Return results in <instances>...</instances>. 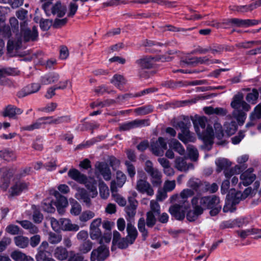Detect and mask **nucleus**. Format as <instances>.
<instances>
[{
  "label": "nucleus",
  "instance_id": "52",
  "mask_svg": "<svg viewBox=\"0 0 261 261\" xmlns=\"http://www.w3.org/2000/svg\"><path fill=\"white\" fill-rule=\"evenodd\" d=\"M93 246V243L89 240L84 242L80 247V251L83 253H87L90 251Z\"/></svg>",
  "mask_w": 261,
  "mask_h": 261
},
{
  "label": "nucleus",
  "instance_id": "44",
  "mask_svg": "<svg viewBox=\"0 0 261 261\" xmlns=\"http://www.w3.org/2000/svg\"><path fill=\"white\" fill-rule=\"evenodd\" d=\"M17 41L14 42L13 41L9 39L7 43V50L9 53H11L14 49H17L20 47L21 44V39H19L18 37H16Z\"/></svg>",
  "mask_w": 261,
  "mask_h": 261
},
{
  "label": "nucleus",
  "instance_id": "36",
  "mask_svg": "<svg viewBox=\"0 0 261 261\" xmlns=\"http://www.w3.org/2000/svg\"><path fill=\"white\" fill-rule=\"evenodd\" d=\"M43 125H44V122L42 117H40L33 124L23 127L22 129L24 130L32 131L36 129L40 128Z\"/></svg>",
  "mask_w": 261,
  "mask_h": 261
},
{
  "label": "nucleus",
  "instance_id": "51",
  "mask_svg": "<svg viewBox=\"0 0 261 261\" xmlns=\"http://www.w3.org/2000/svg\"><path fill=\"white\" fill-rule=\"evenodd\" d=\"M153 108L151 106H147L139 107L135 109V111L138 114L141 115H146L152 112Z\"/></svg>",
  "mask_w": 261,
  "mask_h": 261
},
{
  "label": "nucleus",
  "instance_id": "46",
  "mask_svg": "<svg viewBox=\"0 0 261 261\" xmlns=\"http://www.w3.org/2000/svg\"><path fill=\"white\" fill-rule=\"evenodd\" d=\"M260 229L257 228H251L243 230L239 232V234L242 238L245 239L247 236L251 234H258L260 231Z\"/></svg>",
  "mask_w": 261,
  "mask_h": 261
},
{
  "label": "nucleus",
  "instance_id": "22",
  "mask_svg": "<svg viewBox=\"0 0 261 261\" xmlns=\"http://www.w3.org/2000/svg\"><path fill=\"white\" fill-rule=\"evenodd\" d=\"M68 175L71 178L80 184L85 183L87 180V177L86 175L82 174L79 170L75 169L69 170Z\"/></svg>",
  "mask_w": 261,
  "mask_h": 261
},
{
  "label": "nucleus",
  "instance_id": "10",
  "mask_svg": "<svg viewBox=\"0 0 261 261\" xmlns=\"http://www.w3.org/2000/svg\"><path fill=\"white\" fill-rule=\"evenodd\" d=\"M199 205L204 208H211L220 203L219 197L216 195L205 196L199 197Z\"/></svg>",
  "mask_w": 261,
  "mask_h": 261
},
{
  "label": "nucleus",
  "instance_id": "2",
  "mask_svg": "<svg viewBox=\"0 0 261 261\" xmlns=\"http://www.w3.org/2000/svg\"><path fill=\"white\" fill-rule=\"evenodd\" d=\"M206 122L205 117H199L193 121V124L197 135L211 143L214 136V132L210 125H207L205 128Z\"/></svg>",
  "mask_w": 261,
  "mask_h": 261
},
{
  "label": "nucleus",
  "instance_id": "16",
  "mask_svg": "<svg viewBox=\"0 0 261 261\" xmlns=\"http://www.w3.org/2000/svg\"><path fill=\"white\" fill-rule=\"evenodd\" d=\"M29 183L24 181H17L9 191L10 196H14L19 195L22 192L28 189Z\"/></svg>",
  "mask_w": 261,
  "mask_h": 261
},
{
  "label": "nucleus",
  "instance_id": "5",
  "mask_svg": "<svg viewBox=\"0 0 261 261\" xmlns=\"http://www.w3.org/2000/svg\"><path fill=\"white\" fill-rule=\"evenodd\" d=\"M193 210L188 212L186 218L189 222H194L203 213V209L199 205V198L198 196L194 197L191 200Z\"/></svg>",
  "mask_w": 261,
  "mask_h": 261
},
{
  "label": "nucleus",
  "instance_id": "17",
  "mask_svg": "<svg viewBox=\"0 0 261 261\" xmlns=\"http://www.w3.org/2000/svg\"><path fill=\"white\" fill-rule=\"evenodd\" d=\"M13 175L12 170L8 169H3V178L0 184V188L4 191H6L9 186L10 179Z\"/></svg>",
  "mask_w": 261,
  "mask_h": 261
},
{
  "label": "nucleus",
  "instance_id": "64",
  "mask_svg": "<svg viewBox=\"0 0 261 261\" xmlns=\"http://www.w3.org/2000/svg\"><path fill=\"white\" fill-rule=\"evenodd\" d=\"M36 261H56L52 257L47 256L46 253L41 252L39 254H36L35 256Z\"/></svg>",
  "mask_w": 261,
  "mask_h": 261
},
{
  "label": "nucleus",
  "instance_id": "42",
  "mask_svg": "<svg viewBox=\"0 0 261 261\" xmlns=\"http://www.w3.org/2000/svg\"><path fill=\"white\" fill-rule=\"evenodd\" d=\"M111 82L118 88H120L121 86L125 84L126 81L122 75L120 74H115L111 79Z\"/></svg>",
  "mask_w": 261,
  "mask_h": 261
},
{
  "label": "nucleus",
  "instance_id": "21",
  "mask_svg": "<svg viewBox=\"0 0 261 261\" xmlns=\"http://www.w3.org/2000/svg\"><path fill=\"white\" fill-rule=\"evenodd\" d=\"M60 78V75L56 72H50L42 76L40 79L42 85H49L57 82Z\"/></svg>",
  "mask_w": 261,
  "mask_h": 261
},
{
  "label": "nucleus",
  "instance_id": "37",
  "mask_svg": "<svg viewBox=\"0 0 261 261\" xmlns=\"http://www.w3.org/2000/svg\"><path fill=\"white\" fill-rule=\"evenodd\" d=\"M55 196L57 198V201L55 202L54 205L56 206L64 207L67 206L68 204V201L67 198L61 195L57 191L55 192Z\"/></svg>",
  "mask_w": 261,
  "mask_h": 261
},
{
  "label": "nucleus",
  "instance_id": "4",
  "mask_svg": "<svg viewBox=\"0 0 261 261\" xmlns=\"http://www.w3.org/2000/svg\"><path fill=\"white\" fill-rule=\"evenodd\" d=\"M145 171L150 176V181L154 187H160L162 182V174L159 170L154 167L152 162L147 160L145 163Z\"/></svg>",
  "mask_w": 261,
  "mask_h": 261
},
{
  "label": "nucleus",
  "instance_id": "57",
  "mask_svg": "<svg viewBox=\"0 0 261 261\" xmlns=\"http://www.w3.org/2000/svg\"><path fill=\"white\" fill-rule=\"evenodd\" d=\"M9 22L12 32H17L19 29V23L17 19L15 17H11L9 18Z\"/></svg>",
  "mask_w": 261,
  "mask_h": 261
},
{
  "label": "nucleus",
  "instance_id": "24",
  "mask_svg": "<svg viewBox=\"0 0 261 261\" xmlns=\"http://www.w3.org/2000/svg\"><path fill=\"white\" fill-rule=\"evenodd\" d=\"M12 35L11 30L5 23V20L0 18V37L9 38Z\"/></svg>",
  "mask_w": 261,
  "mask_h": 261
},
{
  "label": "nucleus",
  "instance_id": "20",
  "mask_svg": "<svg viewBox=\"0 0 261 261\" xmlns=\"http://www.w3.org/2000/svg\"><path fill=\"white\" fill-rule=\"evenodd\" d=\"M61 230L64 231H77L79 229V226L77 224H72L68 219H60Z\"/></svg>",
  "mask_w": 261,
  "mask_h": 261
},
{
  "label": "nucleus",
  "instance_id": "8",
  "mask_svg": "<svg viewBox=\"0 0 261 261\" xmlns=\"http://www.w3.org/2000/svg\"><path fill=\"white\" fill-rule=\"evenodd\" d=\"M149 125L148 119H135L132 121L121 123L119 125L120 131H127L137 127H142Z\"/></svg>",
  "mask_w": 261,
  "mask_h": 261
},
{
  "label": "nucleus",
  "instance_id": "32",
  "mask_svg": "<svg viewBox=\"0 0 261 261\" xmlns=\"http://www.w3.org/2000/svg\"><path fill=\"white\" fill-rule=\"evenodd\" d=\"M55 202L50 198L45 199L42 203V207L44 211L47 213H54L55 211Z\"/></svg>",
  "mask_w": 261,
  "mask_h": 261
},
{
  "label": "nucleus",
  "instance_id": "33",
  "mask_svg": "<svg viewBox=\"0 0 261 261\" xmlns=\"http://www.w3.org/2000/svg\"><path fill=\"white\" fill-rule=\"evenodd\" d=\"M15 245L18 247L24 248L27 247L29 243L28 238L22 236L15 237L14 239Z\"/></svg>",
  "mask_w": 261,
  "mask_h": 261
},
{
  "label": "nucleus",
  "instance_id": "3",
  "mask_svg": "<svg viewBox=\"0 0 261 261\" xmlns=\"http://www.w3.org/2000/svg\"><path fill=\"white\" fill-rule=\"evenodd\" d=\"M20 34H16V37H18L19 39H21L24 42L35 41L37 40L38 37V33L36 27L33 26L31 29L28 27V23L27 20H24L20 24Z\"/></svg>",
  "mask_w": 261,
  "mask_h": 261
},
{
  "label": "nucleus",
  "instance_id": "60",
  "mask_svg": "<svg viewBox=\"0 0 261 261\" xmlns=\"http://www.w3.org/2000/svg\"><path fill=\"white\" fill-rule=\"evenodd\" d=\"M94 213L91 211H87L83 212L80 216V220L82 222H87L94 217Z\"/></svg>",
  "mask_w": 261,
  "mask_h": 261
},
{
  "label": "nucleus",
  "instance_id": "59",
  "mask_svg": "<svg viewBox=\"0 0 261 261\" xmlns=\"http://www.w3.org/2000/svg\"><path fill=\"white\" fill-rule=\"evenodd\" d=\"M194 194V192L192 190L186 189H184L180 193V196L182 199V202H185V204L188 203L186 201V199L188 197L192 196Z\"/></svg>",
  "mask_w": 261,
  "mask_h": 261
},
{
  "label": "nucleus",
  "instance_id": "1",
  "mask_svg": "<svg viewBox=\"0 0 261 261\" xmlns=\"http://www.w3.org/2000/svg\"><path fill=\"white\" fill-rule=\"evenodd\" d=\"M230 106L234 109L232 113V116L240 125H243L246 118V114L244 111H249L251 108L250 105L244 100L243 94L235 95Z\"/></svg>",
  "mask_w": 261,
  "mask_h": 261
},
{
  "label": "nucleus",
  "instance_id": "41",
  "mask_svg": "<svg viewBox=\"0 0 261 261\" xmlns=\"http://www.w3.org/2000/svg\"><path fill=\"white\" fill-rule=\"evenodd\" d=\"M0 158L9 162L14 160L16 156L13 151L4 149L0 151Z\"/></svg>",
  "mask_w": 261,
  "mask_h": 261
},
{
  "label": "nucleus",
  "instance_id": "45",
  "mask_svg": "<svg viewBox=\"0 0 261 261\" xmlns=\"http://www.w3.org/2000/svg\"><path fill=\"white\" fill-rule=\"evenodd\" d=\"M258 97V92L255 89H253L252 92L246 95V100L252 104H255Z\"/></svg>",
  "mask_w": 261,
  "mask_h": 261
},
{
  "label": "nucleus",
  "instance_id": "23",
  "mask_svg": "<svg viewBox=\"0 0 261 261\" xmlns=\"http://www.w3.org/2000/svg\"><path fill=\"white\" fill-rule=\"evenodd\" d=\"M66 12V8L65 6L63 5L60 2H58L53 5L50 9V14L56 15L59 17H62L64 16Z\"/></svg>",
  "mask_w": 261,
  "mask_h": 261
},
{
  "label": "nucleus",
  "instance_id": "47",
  "mask_svg": "<svg viewBox=\"0 0 261 261\" xmlns=\"http://www.w3.org/2000/svg\"><path fill=\"white\" fill-rule=\"evenodd\" d=\"M71 214L74 216L79 215L82 211V207L81 205L76 201L74 200H73L72 202H71Z\"/></svg>",
  "mask_w": 261,
  "mask_h": 261
},
{
  "label": "nucleus",
  "instance_id": "19",
  "mask_svg": "<svg viewBox=\"0 0 261 261\" xmlns=\"http://www.w3.org/2000/svg\"><path fill=\"white\" fill-rule=\"evenodd\" d=\"M22 112L23 111L21 109L13 105H8L3 111V116L9 118H15L16 115H20Z\"/></svg>",
  "mask_w": 261,
  "mask_h": 261
},
{
  "label": "nucleus",
  "instance_id": "14",
  "mask_svg": "<svg viewBox=\"0 0 261 261\" xmlns=\"http://www.w3.org/2000/svg\"><path fill=\"white\" fill-rule=\"evenodd\" d=\"M136 189L141 193H146L148 196H152L154 191L151 185L145 179H140L137 180Z\"/></svg>",
  "mask_w": 261,
  "mask_h": 261
},
{
  "label": "nucleus",
  "instance_id": "53",
  "mask_svg": "<svg viewBox=\"0 0 261 261\" xmlns=\"http://www.w3.org/2000/svg\"><path fill=\"white\" fill-rule=\"evenodd\" d=\"M61 240V235L54 232H50L49 233L48 241L50 244H56L60 243Z\"/></svg>",
  "mask_w": 261,
  "mask_h": 261
},
{
  "label": "nucleus",
  "instance_id": "31",
  "mask_svg": "<svg viewBox=\"0 0 261 261\" xmlns=\"http://www.w3.org/2000/svg\"><path fill=\"white\" fill-rule=\"evenodd\" d=\"M215 163L217 167V170L219 172L223 170L224 171L231 166L230 162L224 158L219 159L216 161Z\"/></svg>",
  "mask_w": 261,
  "mask_h": 261
},
{
  "label": "nucleus",
  "instance_id": "6",
  "mask_svg": "<svg viewBox=\"0 0 261 261\" xmlns=\"http://www.w3.org/2000/svg\"><path fill=\"white\" fill-rule=\"evenodd\" d=\"M189 207V203L185 204V202H182V203L175 204L170 207L169 212L176 220H182L185 217L186 211Z\"/></svg>",
  "mask_w": 261,
  "mask_h": 261
},
{
  "label": "nucleus",
  "instance_id": "29",
  "mask_svg": "<svg viewBox=\"0 0 261 261\" xmlns=\"http://www.w3.org/2000/svg\"><path fill=\"white\" fill-rule=\"evenodd\" d=\"M178 139L183 143L186 144L190 142H194L195 138L189 129L182 132L178 135Z\"/></svg>",
  "mask_w": 261,
  "mask_h": 261
},
{
  "label": "nucleus",
  "instance_id": "35",
  "mask_svg": "<svg viewBox=\"0 0 261 261\" xmlns=\"http://www.w3.org/2000/svg\"><path fill=\"white\" fill-rule=\"evenodd\" d=\"M218 189V186L216 183L211 184L208 182L204 181L203 182L202 191L205 192H209L210 193H215Z\"/></svg>",
  "mask_w": 261,
  "mask_h": 261
},
{
  "label": "nucleus",
  "instance_id": "39",
  "mask_svg": "<svg viewBox=\"0 0 261 261\" xmlns=\"http://www.w3.org/2000/svg\"><path fill=\"white\" fill-rule=\"evenodd\" d=\"M203 182L198 178H191L188 182V186L197 191L200 188H202Z\"/></svg>",
  "mask_w": 261,
  "mask_h": 261
},
{
  "label": "nucleus",
  "instance_id": "9",
  "mask_svg": "<svg viewBox=\"0 0 261 261\" xmlns=\"http://www.w3.org/2000/svg\"><path fill=\"white\" fill-rule=\"evenodd\" d=\"M167 148V142L163 137H159L157 140L151 143L150 150L156 156H162Z\"/></svg>",
  "mask_w": 261,
  "mask_h": 261
},
{
  "label": "nucleus",
  "instance_id": "15",
  "mask_svg": "<svg viewBox=\"0 0 261 261\" xmlns=\"http://www.w3.org/2000/svg\"><path fill=\"white\" fill-rule=\"evenodd\" d=\"M258 21L255 19H241L231 18V27L246 28L257 24Z\"/></svg>",
  "mask_w": 261,
  "mask_h": 261
},
{
  "label": "nucleus",
  "instance_id": "18",
  "mask_svg": "<svg viewBox=\"0 0 261 261\" xmlns=\"http://www.w3.org/2000/svg\"><path fill=\"white\" fill-rule=\"evenodd\" d=\"M175 167L179 171L184 172H187L189 169H193L194 168L192 163L187 164L185 159L180 157L176 159Z\"/></svg>",
  "mask_w": 261,
  "mask_h": 261
},
{
  "label": "nucleus",
  "instance_id": "55",
  "mask_svg": "<svg viewBox=\"0 0 261 261\" xmlns=\"http://www.w3.org/2000/svg\"><path fill=\"white\" fill-rule=\"evenodd\" d=\"M11 256L15 261H24L26 254L19 251H14L11 253Z\"/></svg>",
  "mask_w": 261,
  "mask_h": 261
},
{
  "label": "nucleus",
  "instance_id": "34",
  "mask_svg": "<svg viewBox=\"0 0 261 261\" xmlns=\"http://www.w3.org/2000/svg\"><path fill=\"white\" fill-rule=\"evenodd\" d=\"M83 184H85L86 188L89 190L90 192L92 193V197L94 198L96 196H97L98 193L97 191V182L94 180H86V182L82 183Z\"/></svg>",
  "mask_w": 261,
  "mask_h": 261
},
{
  "label": "nucleus",
  "instance_id": "30",
  "mask_svg": "<svg viewBox=\"0 0 261 261\" xmlns=\"http://www.w3.org/2000/svg\"><path fill=\"white\" fill-rule=\"evenodd\" d=\"M126 230L127 232V236H126L127 239H129L130 243H133L138 236V232L136 227L132 223H128Z\"/></svg>",
  "mask_w": 261,
  "mask_h": 261
},
{
  "label": "nucleus",
  "instance_id": "61",
  "mask_svg": "<svg viewBox=\"0 0 261 261\" xmlns=\"http://www.w3.org/2000/svg\"><path fill=\"white\" fill-rule=\"evenodd\" d=\"M114 200L120 206H124L126 203V200L124 198L118 194L117 192L112 193Z\"/></svg>",
  "mask_w": 261,
  "mask_h": 261
},
{
  "label": "nucleus",
  "instance_id": "43",
  "mask_svg": "<svg viewBox=\"0 0 261 261\" xmlns=\"http://www.w3.org/2000/svg\"><path fill=\"white\" fill-rule=\"evenodd\" d=\"M139 230L142 233L143 240H145L148 236V231L145 228V221L144 218L142 217L139 219L138 223Z\"/></svg>",
  "mask_w": 261,
  "mask_h": 261
},
{
  "label": "nucleus",
  "instance_id": "7",
  "mask_svg": "<svg viewBox=\"0 0 261 261\" xmlns=\"http://www.w3.org/2000/svg\"><path fill=\"white\" fill-rule=\"evenodd\" d=\"M109 256V248L102 245L93 250L91 253L90 260L104 261Z\"/></svg>",
  "mask_w": 261,
  "mask_h": 261
},
{
  "label": "nucleus",
  "instance_id": "48",
  "mask_svg": "<svg viewBox=\"0 0 261 261\" xmlns=\"http://www.w3.org/2000/svg\"><path fill=\"white\" fill-rule=\"evenodd\" d=\"M156 215L152 214L151 212H147L146 213V225L148 227H152L156 223V219L155 218Z\"/></svg>",
  "mask_w": 261,
  "mask_h": 261
},
{
  "label": "nucleus",
  "instance_id": "12",
  "mask_svg": "<svg viewBox=\"0 0 261 261\" xmlns=\"http://www.w3.org/2000/svg\"><path fill=\"white\" fill-rule=\"evenodd\" d=\"M253 171L254 169L252 168H250L241 174V182L239 184L240 188L242 185L245 187L248 186L255 179L256 176L253 173Z\"/></svg>",
  "mask_w": 261,
  "mask_h": 261
},
{
  "label": "nucleus",
  "instance_id": "54",
  "mask_svg": "<svg viewBox=\"0 0 261 261\" xmlns=\"http://www.w3.org/2000/svg\"><path fill=\"white\" fill-rule=\"evenodd\" d=\"M177 126L181 129V132L189 129L191 125L190 120L188 118H184V121H181L177 123Z\"/></svg>",
  "mask_w": 261,
  "mask_h": 261
},
{
  "label": "nucleus",
  "instance_id": "27",
  "mask_svg": "<svg viewBox=\"0 0 261 261\" xmlns=\"http://www.w3.org/2000/svg\"><path fill=\"white\" fill-rule=\"evenodd\" d=\"M136 63L142 68L148 69L152 67L154 63V60L153 58L150 57H146L137 60L136 61Z\"/></svg>",
  "mask_w": 261,
  "mask_h": 261
},
{
  "label": "nucleus",
  "instance_id": "11",
  "mask_svg": "<svg viewBox=\"0 0 261 261\" xmlns=\"http://www.w3.org/2000/svg\"><path fill=\"white\" fill-rule=\"evenodd\" d=\"M95 174H100L106 180L111 178V171L108 164L104 162H97L95 164Z\"/></svg>",
  "mask_w": 261,
  "mask_h": 261
},
{
  "label": "nucleus",
  "instance_id": "26",
  "mask_svg": "<svg viewBox=\"0 0 261 261\" xmlns=\"http://www.w3.org/2000/svg\"><path fill=\"white\" fill-rule=\"evenodd\" d=\"M54 255L58 260H64L68 257V253L65 248L62 246H59L55 249Z\"/></svg>",
  "mask_w": 261,
  "mask_h": 261
},
{
  "label": "nucleus",
  "instance_id": "49",
  "mask_svg": "<svg viewBox=\"0 0 261 261\" xmlns=\"http://www.w3.org/2000/svg\"><path fill=\"white\" fill-rule=\"evenodd\" d=\"M99 194L101 197L103 199H107L109 196V190L108 187L104 182L99 184Z\"/></svg>",
  "mask_w": 261,
  "mask_h": 261
},
{
  "label": "nucleus",
  "instance_id": "13",
  "mask_svg": "<svg viewBox=\"0 0 261 261\" xmlns=\"http://www.w3.org/2000/svg\"><path fill=\"white\" fill-rule=\"evenodd\" d=\"M126 180V176L125 174L121 171H117L116 172V180H112L111 182L110 188L112 193L117 192V188L122 187Z\"/></svg>",
  "mask_w": 261,
  "mask_h": 261
},
{
  "label": "nucleus",
  "instance_id": "58",
  "mask_svg": "<svg viewBox=\"0 0 261 261\" xmlns=\"http://www.w3.org/2000/svg\"><path fill=\"white\" fill-rule=\"evenodd\" d=\"M189 155L193 161L197 160L198 157V152L197 149L193 146H189L187 148Z\"/></svg>",
  "mask_w": 261,
  "mask_h": 261
},
{
  "label": "nucleus",
  "instance_id": "63",
  "mask_svg": "<svg viewBox=\"0 0 261 261\" xmlns=\"http://www.w3.org/2000/svg\"><path fill=\"white\" fill-rule=\"evenodd\" d=\"M215 133L214 135L219 139H221L223 137V132L221 125L219 123H215L214 125Z\"/></svg>",
  "mask_w": 261,
  "mask_h": 261
},
{
  "label": "nucleus",
  "instance_id": "38",
  "mask_svg": "<svg viewBox=\"0 0 261 261\" xmlns=\"http://www.w3.org/2000/svg\"><path fill=\"white\" fill-rule=\"evenodd\" d=\"M19 71L14 68L7 67L0 69V79L7 75H17Z\"/></svg>",
  "mask_w": 261,
  "mask_h": 261
},
{
  "label": "nucleus",
  "instance_id": "50",
  "mask_svg": "<svg viewBox=\"0 0 261 261\" xmlns=\"http://www.w3.org/2000/svg\"><path fill=\"white\" fill-rule=\"evenodd\" d=\"M261 118V103L258 104L255 107L253 112H252L250 116L251 120L259 119Z\"/></svg>",
  "mask_w": 261,
  "mask_h": 261
},
{
  "label": "nucleus",
  "instance_id": "28",
  "mask_svg": "<svg viewBox=\"0 0 261 261\" xmlns=\"http://www.w3.org/2000/svg\"><path fill=\"white\" fill-rule=\"evenodd\" d=\"M75 198L79 200H83L87 205L89 206L91 202L87 191L84 188L79 189L75 194Z\"/></svg>",
  "mask_w": 261,
  "mask_h": 261
},
{
  "label": "nucleus",
  "instance_id": "25",
  "mask_svg": "<svg viewBox=\"0 0 261 261\" xmlns=\"http://www.w3.org/2000/svg\"><path fill=\"white\" fill-rule=\"evenodd\" d=\"M246 166L243 165H236L234 168H228L224 171V173L227 178H229L234 174H239L246 168Z\"/></svg>",
  "mask_w": 261,
  "mask_h": 261
},
{
  "label": "nucleus",
  "instance_id": "56",
  "mask_svg": "<svg viewBox=\"0 0 261 261\" xmlns=\"http://www.w3.org/2000/svg\"><path fill=\"white\" fill-rule=\"evenodd\" d=\"M150 211L148 212H151L156 215H159L160 213V206L158 202L154 200H151L150 203Z\"/></svg>",
  "mask_w": 261,
  "mask_h": 261
},
{
  "label": "nucleus",
  "instance_id": "40",
  "mask_svg": "<svg viewBox=\"0 0 261 261\" xmlns=\"http://www.w3.org/2000/svg\"><path fill=\"white\" fill-rule=\"evenodd\" d=\"M224 129L225 133L228 135L231 136L235 133L237 129V125L235 121L227 122L224 124Z\"/></svg>",
  "mask_w": 261,
  "mask_h": 261
},
{
  "label": "nucleus",
  "instance_id": "62",
  "mask_svg": "<svg viewBox=\"0 0 261 261\" xmlns=\"http://www.w3.org/2000/svg\"><path fill=\"white\" fill-rule=\"evenodd\" d=\"M125 165L126 166L127 172L130 177H134L136 174L135 166L130 162L126 161Z\"/></svg>",
  "mask_w": 261,
  "mask_h": 261
}]
</instances>
